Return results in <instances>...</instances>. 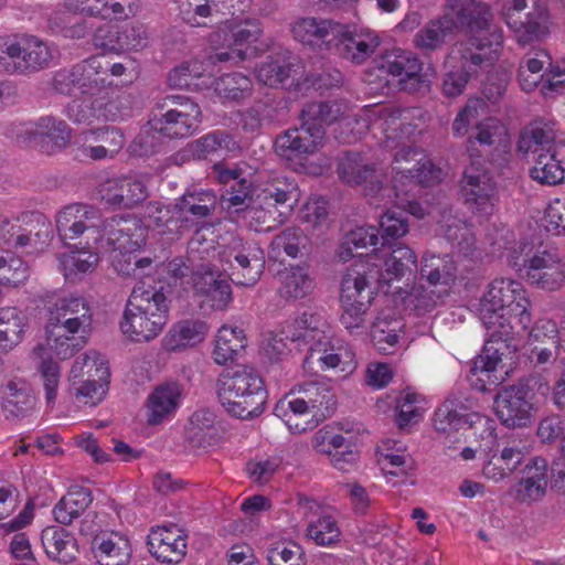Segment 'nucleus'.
<instances>
[{
  "mask_svg": "<svg viewBox=\"0 0 565 565\" xmlns=\"http://www.w3.org/2000/svg\"><path fill=\"white\" fill-rule=\"evenodd\" d=\"M466 420H468L466 428L470 430L468 438L477 443L480 451L488 452L497 446V424L492 418L479 413H470Z\"/></svg>",
  "mask_w": 565,
  "mask_h": 565,
  "instance_id": "51",
  "label": "nucleus"
},
{
  "mask_svg": "<svg viewBox=\"0 0 565 565\" xmlns=\"http://www.w3.org/2000/svg\"><path fill=\"white\" fill-rule=\"evenodd\" d=\"M42 545L47 557L63 565L73 564L79 554L75 536L65 529L47 526L41 534Z\"/></svg>",
  "mask_w": 565,
  "mask_h": 565,
  "instance_id": "31",
  "label": "nucleus"
},
{
  "mask_svg": "<svg viewBox=\"0 0 565 565\" xmlns=\"http://www.w3.org/2000/svg\"><path fill=\"white\" fill-rule=\"evenodd\" d=\"M214 227L203 225L195 231L189 242L192 258L205 259L212 253L213 262L201 264L191 275L194 296L201 308L226 310L233 300L232 288L222 278L216 262L231 280L242 286H254L265 268V254L256 243L233 238L226 247L215 246Z\"/></svg>",
  "mask_w": 565,
  "mask_h": 565,
  "instance_id": "4",
  "label": "nucleus"
},
{
  "mask_svg": "<svg viewBox=\"0 0 565 565\" xmlns=\"http://www.w3.org/2000/svg\"><path fill=\"white\" fill-rule=\"evenodd\" d=\"M450 8L458 14L471 38L469 42H457L446 58L448 68L443 90L449 97L460 95L475 72L499 60L504 42L501 28L492 24L490 7L477 0H452Z\"/></svg>",
  "mask_w": 565,
  "mask_h": 565,
  "instance_id": "6",
  "label": "nucleus"
},
{
  "mask_svg": "<svg viewBox=\"0 0 565 565\" xmlns=\"http://www.w3.org/2000/svg\"><path fill=\"white\" fill-rule=\"evenodd\" d=\"M540 93L545 98L565 95V57L552 58L545 68V77L540 86Z\"/></svg>",
  "mask_w": 565,
  "mask_h": 565,
  "instance_id": "63",
  "label": "nucleus"
},
{
  "mask_svg": "<svg viewBox=\"0 0 565 565\" xmlns=\"http://www.w3.org/2000/svg\"><path fill=\"white\" fill-rule=\"evenodd\" d=\"M93 323L90 307L85 297L67 291L54 295L47 308L44 326V343L34 348L33 354L40 360L38 367L47 405H54L61 384L58 360L72 358L82 347L81 340L89 333Z\"/></svg>",
  "mask_w": 565,
  "mask_h": 565,
  "instance_id": "5",
  "label": "nucleus"
},
{
  "mask_svg": "<svg viewBox=\"0 0 565 565\" xmlns=\"http://www.w3.org/2000/svg\"><path fill=\"white\" fill-rule=\"evenodd\" d=\"M356 264H365L370 286L376 281L377 289L388 294L393 282L412 274L417 265V256L411 247L398 244L395 247H383L371 255H359L352 265Z\"/></svg>",
  "mask_w": 565,
  "mask_h": 565,
  "instance_id": "17",
  "label": "nucleus"
},
{
  "mask_svg": "<svg viewBox=\"0 0 565 565\" xmlns=\"http://www.w3.org/2000/svg\"><path fill=\"white\" fill-rule=\"evenodd\" d=\"M127 237L121 235L84 241L73 244L68 250L57 256L58 269L68 281H79L98 267L102 256L110 253L114 269L121 276L142 278L149 276L159 266L149 257L136 258L134 252L120 248Z\"/></svg>",
  "mask_w": 565,
  "mask_h": 565,
  "instance_id": "8",
  "label": "nucleus"
},
{
  "mask_svg": "<svg viewBox=\"0 0 565 565\" xmlns=\"http://www.w3.org/2000/svg\"><path fill=\"white\" fill-rule=\"evenodd\" d=\"M274 414L280 418L291 434H302L318 426L312 417V411L301 394L295 387L289 394L279 399Z\"/></svg>",
  "mask_w": 565,
  "mask_h": 565,
  "instance_id": "29",
  "label": "nucleus"
},
{
  "mask_svg": "<svg viewBox=\"0 0 565 565\" xmlns=\"http://www.w3.org/2000/svg\"><path fill=\"white\" fill-rule=\"evenodd\" d=\"M547 488V462L541 457L531 459L522 470V478L516 486L518 500L534 502L545 495Z\"/></svg>",
  "mask_w": 565,
  "mask_h": 565,
  "instance_id": "33",
  "label": "nucleus"
},
{
  "mask_svg": "<svg viewBox=\"0 0 565 565\" xmlns=\"http://www.w3.org/2000/svg\"><path fill=\"white\" fill-rule=\"evenodd\" d=\"M66 116L77 124L116 120L118 114L113 103H105L103 98L90 102L88 99H74L66 107Z\"/></svg>",
  "mask_w": 565,
  "mask_h": 565,
  "instance_id": "38",
  "label": "nucleus"
},
{
  "mask_svg": "<svg viewBox=\"0 0 565 565\" xmlns=\"http://www.w3.org/2000/svg\"><path fill=\"white\" fill-rule=\"evenodd\" d=\"M470 415L467 408L457 398H447L435 412L433 425L439 433L450 434L451 431L466 428Z\"/></svg>",
  "mask_w": 565,
  "mask_h": 565,
  "instance_id": "45",
  "label": "nucleus"
},
{
  "mask_svg": "<svg viewBox=\"0 0 565 565\" xmlns=\"http://www.w3.org/2000/svg\"><path fill=\"white\" fill-rule=\"evenodd\" d=\"M217 398L222 407L238 418H250L263 412L265 386L258 372L247 365L223 371L216 381Z\"/></svg>",
  "mask_w": 565,
  "mask_h": 565,
  "instance_id": "13",
  "label": "nucleus"
},
{
  "mask_svg": "<svg viewBox=\"0 0 565 565\" xmlns=\"http://www.w3.org/2000/svg\"><path fill=\"white\" fill-rule=\"evenodd\" d=\"M307 536L317 545L333 546L340 541L341 530L330 515H322L308 524Z\"/></svg>",
  "mask_w": 565,
  "mask_h": 565,
  "instance_id": "59",
  "label": "nucleus"
},
{
  "mask_svg": "<svg viewBox=\"0 0 565 565\" xmlns=\"http://www.w3.org/2000/svg\"><path fill=\"white\" fill-rule=\"evenodd\" d=\"M109 382L108 361L95 350L76 358L67 375L70 394L78 402L93 406L105 398Z\"/></svg>",
  "mask_w": 565,
  "mask_h": 565,
  "instance_id": "16",
  "label": "nucleus"
},
{
  "mask_svg": "<svg viewBox=\"0 0 565 565\" xmlns=\"http://www.w3.org/2000/svg\"><path fill=\"white\" fill-rule=\"evenodd\" d=\"M326 320L315 313H302L301 317L296 318L290 324L282 330L285 339L291 341L305 340L306 342H313L310 347L307 362H318L321 370H332L337 373L348 376L356 369L355 353L352 349L344 344H331L329 341H323L326 338Z\"/></svg>",
  "mask_w": 565,
  "mask_h": 565,
  "instance_id": "12",
  "label": "nucleus"
},
{
  "mask_svg": "<svg viewBox=\"0 0 565 565\" xmlns=\"http://www.w3.org/2000/svg\"><path fill=\"white\" fill-rule=\"evenodd\" d=\"M2 349L18 344L24 332L25 317L17 308L2 309Z\"/></svg>",
  "mask_w": 565,
  "mask_h": 565,
  "instance_id": "64",
  "label": "nucleus"
},
{
  "mask_svg": "<svg viewBox=\"0 0 565 565\" xmlns=\"http://www.w3.org/2000/svg\"><path fill=\"white\" fill-rule=\"evenodd\" d=\"M429 408L427 398L407 388L402 392L396 401V424L401 429L419 423Z\"/></svg>",
  "mask_w": 565,
  "mask_h": 565,
  "instance_id": "43",
  "label": "nucleus"
},
{
  "mask_svg": "<svg viewBox=\"0 0 565 565\" xmlns=\"http://www.w3.org/2000/svg\"><path fill=\"white\" fill-rule=\"evenodd\" d=\"M92 548L102 565H126L129 561V542L117 533L96 535Z\"/></svg>",
  "mask_w": 565,
  "mask_h": 565,
  "instance_id": "37",
  "label": "nucleus"
},
{
  "mask_svg": "<svg viewBox=\"0 0 565 565\" xmlns=\"http://www.w3.org/2000/svg\"><path fill=\"white\" fill-rule=\"evenodd\" d=\"M530 174L542 184L555 185L564 181L565 167L555 153L547 150L539 154Z\"/></svg>",
  "mask_w": 565,
  "mask_h": 565,
  "instance_id": "52",
  "label": "nucleus"
},
{
  "mask_svg": "<svg viewBox=\"0 0 565 565\" xmlns=\"http://www.w3.org/2000/svg\"><path fill=\"white\" fill-rule=\"evenodd\" d=\"M452 0H448L447 8L449 10L440 19L430 21L424 29H422L415 36V45L422 50H435L439 47L446 36L452 32L454 29L460 28L465 31L467 35V40L465 42L470 41V33L465 25H461L459 22L458 14L450 8V2Z\"/></svg>",
  "mask_w": 565,
  "mask_h": 565,
  "instance_id": "32",
  "label": "nucleus"
},
{
  "mask_svg": "<svg viewBox=\"0 0 565 565\" xmlns=\"http://www.w3.org/2000/svg\"><path fill=\"white\" fill-rule=\"evenodd\" d=\"M380 68L394 77H398V81L404 83L407 79L418 78L422 64L412 52L394 49L383 54Z\"/></svg>",
  "mask_w": 565,
  "mask_h": 565,
  "instance_id": "40",
  "label": "nucleus"
},
{
  "mask_svg": "<svg viewBox=\"0 0 565 565\" xmlns=\"http://www.w3.org/2000/svg\"><path fill=\"white\" fill-rule=\"evenodd\" d=\"M52 51L49 45L36 38L24 40V55L14 70L24 71L28 68L43 67L52 60Z\"/></svg>",
  "mask_w": 565,
  "mask_h": 565,
  "instance_id": "61",
  "label": "nucleus"
},
{
  "mask_svg": "<svg viewBox=\"0 0 565 565\" xmlns=\"http://www.w3.org/2000/svg\"><path fill=\"white\" fill-rule=\"evenodd\" d=\"M56 230L61 239L74 241L83 237L84 241L105 238L121 235L127 237L120 243V248L136 252L146 244L145 228L136 217H113L103 221L98 211L85 204H70L61 210L56 216Z\"/></svg>",
  "mask_w": 565,
  "mask_h": 565,
  "instance_id": "9",
  "label": "nucleus"
},
{
  "mask_svg": "<svg viewBox=\"0 0 565 565\" xmlns=\"http://www.w3.org/2000/svg\"><path fill=\"white\" fill-rule=\"evenodd\" d=\"M441 222L445 223L444 233L447 239L456 246L459 253L469 256L475 246V237L469 226L456 217H448L446 220V217L443 216ZM441 226L444 227V224Z\"/></svg>",
  "mask_w": 565,
  "mask_h": 565,
  "instance_id": "62",
  "label": "nucleus"
},
{
  "mask_svg": "<svg viewBox=\"0 0 565 565\" xmlns=\"http://www.w3.org/2000/svg\"><path fill=\"white\" fill-rule=\"evenodd\" d=\"M98 193L110 205L131 207L148 196V186L140 175L114 177L99 185Z\"/></svg>",
  "mask_w": 565,
  "mask_h": 565,
  "instance_id": "23",
  "label": "nucleus"
},
{
  "mask_svg": "<svg viewBox=\"0 0 565 565\" xmlns=\"http://www.w3.org/2000/svg\"><path fill=\"white\" fill-rule=\"evenodd\" d=\"M510 233L505 230L498 232V239L492 245V255L503 259L516 270L524 269V262L533 254V245L529 242H512Z\"/></svg>",
  "mask_w": 565,
  "mask_h": 565,
  "instance_id": "41",
  "label": "nucleus"
},
{
  "mask_svg": "<svg viewBox=\"0 0 565 565\" xmlns=\"http://www.w3.org/2000/svg\"><path fill=\"white\" fill-rule=\"evenodd\" d=\"M493 408L503 426L524 428L535 420L539 403L527 384L518 383L504 386L497 393Z\"/></svg>",
  "mask_w": 565,
  "mask_h": 565,
  "instance_id": "18",
  "label": "nucleus"
},
{
  "mask_svg": "<svg viewBox=\"0 0 565 565\" xmlns=\"http://www.w3.org/2000/svg\"><path fill=\"white\" fill-rule=\"evenodd\" d=\"M489 111L488 103L480 97L469 98L452 122V132L456 137H463L468 134L472 122L483 117Z\"/></svg>",
  "mask_w": 565,
  "mask_h": 565,
  "instance_id": "57",
  "label": "nucleus"
},
{
  "mask_svg": "<svg viewBox=\"0 0 565 565\" xmlns=\"http://www.w3.org/2000/svg\"><path fill=\"white\" fill-rule=\"evenodd\" d=\"M35 404L34 396L29 392L24 383H9L2 401V411L13 416H19L31 409Z\"/></svg>",
  "mask_w": 565,
  "mask_h": 565,
  "instance_id": "58",
  "label": "nucleus"
},
{
  "mask_svg": "<svg viewBox=\"0 0 565 565\" xmlns=\"http://www.w3.org/2000/svg\"><path fill=\"white\" fill-rule=\"evenodd\" d=\"M377 462L385 475L407 476L413 469V460L405 444L395 439H384L377 447Z\"/></svg>",
  "mask_w": 565,
  "mask_h": 565,
  "instance_id": "36",
  "label": "nucleus"
},
{
  "mask_svg": "<svg viewBox=\"0 0 565 565\" xmlns=\"http://www.w3.org/2000/svg\"><path fill=\"white\" fill-rule=\"evenodd\" d=\"M403 323L397 318L387 319L381 313L371 324L370 335L375 348L382 353H391L399 341Z\"/></svg>",
  "mask_w": 565,
  "mask_h": 565,
  "instance_id": "47",
  "label": "nucleus"
},
{
  "mask_svg": "<svg viewBox=\"0 0 565 565\" xmlns=\"http://www.w3.org/2000/svg\"><path fill=\"white\" fill-rule=\"evenodd\" d=\"M182 388L177 383L158 385L148 396L146 417L150 425L169 420L181 404Z\"/></svg>",
  "mask_w": 565,
  "mask_h": 565,
  "instance_id": "30",
  "label": "nucleus"
},
{
  "mask_svg": "<svg viewBox=\"0 0 565 565\" xmlns=\"http://www.w3.org/2000/svg\"><path fill=\"white\" fill-rule=\"evenodd\" d=\"M215 204V195L210 191L186 193L178 200L173 207H162L159 203H150L146 216L140 221L147 235L148 230L164 234L167 231H181L194 225V220L205 217Z\"/></svg>",
  "mask_w": 565,
  "mask_h": 565,
  "instance_id": "14",
  "label": "nucleus"
},
{
  "mask_svg": "<svg viewBox=\"0 0 565 565\" xmlns=\"http://www.w3.org/2000/svg\"><path fill=\"white\" fill-rule=\"evenodd\" d=\"M264 550L268 564L291 562L296 556L301 554V548L294 542L285 541L274 534L266 536L260 545Z\"/></svg>",
  "mask_w": 565,
  "mask_h": 565,
  "instance_id": "60",
  "label": "nucleus"
},
{
  "mask_svg": "<svg viewBox=\"0 0 565 565\" xmlns=\"http://www.w3.org/2000/svg\"><path fill=\"white\" fill-rule=\"evenodd\" d=\"M214 171L222 183L233 182L232 192L222 198L223 206L231 214H241L242 222L255 232L268 231L270 226L263 227L269 207L288 204L298 200V189L294 182L274 180L264 185H254L241 178L236 169H226L223 163H215Z\"/></svg>",
  "mask_w": 565,
  "mask_h": 565,
  "instance_id": "7",
  "label": "nucleus"
},
{
  "mask_svg": "<svg viewBox=\"0 0 565 565\" xmlns=\"http://www.w3.org/2000/svg\"><path fill=\"white\" fill-rule=\"evenodd\" d=\"M554 28L553 17L543 2L535 1L533 10L527 12L524 20L510 21L509 31L520 46L546 41Z\"/></svg>",
  "mask_w": 565,
  "mask_h": 565,
  "instance_id": "22",
  "label": "nucleus"
},
{
  "mask_svg": "<svg viewBox=\"0 0 565 565\" xmlns=\"http://www.w3.org/2000/svg\"><path fill=\"white\" fill-rule=\"evenodd\" d=\"M250 6L252 0H186V4L181 7V13L183 20L191 25H201L200 19L213 18L218 13H228L232 19L211 34L213 54L206 62L192 61L173 68L169 73V85L193 90L210 89L211 73L206 72L216 62L245 61L267 50L268 43L262 39L258 23L243 18Z\"/></svg>",
  "mask_w": 565,
  "mask_h": 565,
  "instance_id": "2",
  "label": "nucleus"
},
{
  "mask_svg": "<svg viewBox=\"0 0 565 565\" xmlns=\"http://www.w3.org/2000/svg\"><path fill=\"white\" fill-rule=\"evenodd\" d=\"M338 32H341V23L328 19L306 17L291 24L294 39L313 49L334 46Z\"/></svg>",
  "mask_w": 565,
  "mask_h": 565,
  "instance_id": "26",
  "label": "nucleus"
},
{
  "mask_svg": "<svg viewBox=\"0 0 565 565\" xmlns=\"http://www.w3.org/2000/svg\"><path fill=\"white\" fill-rule=\"evenodd\" d=\"M466 205L473 214L490 215L495 203V183L489 169L477 160L466 168L460 184Z\"/></svg>",
  "mask_w": 565,
  "mask_h": 565,
  "instance_id": "19",
  "label": "nucleus"
},
{
  "mask_svg": "<svg viewBox=\"0 0 565 565\" xmlns=\"http://www.w3.org/2000/svg\"><path fill=\"white\" fill-rule=\"evenodd\" d=\"M522 452L518 448L505 447L500 456L492 457L482 467V476L493 482L508 478L522 462Z\"/></svg>",
  "mask_w": 565,
  "mask_h": 565,
  "instance_id": "50",
  "label": "nucleus"
},
{
  "mask_svg": "<svg viewBox=\"0 0 565 565\" xmlns=\"http://www.w3.org/2000/svg\"><path fill=\"white\" fill-rule=\"evenodd\" d=\"M90 502V493L86 489H72L54 507V519L61 524L68 525L79 518Z\"/></svg>",
  "mask_w": 565,
  "mask_h": 565,
  "instance_id": "46",
  "label": "nucleus"
},
{
  "mask_svg": "<svg viewBox=\"0 0 565 565\" xmlns=\"http://www.w3.org/2000/svg\"><path fill=\"white\" fill-rule=\"evenodd\" d=\"M120 36L107 43V46L115 50L116 54L126 51H137L148 45L149 32L146 25L141 23L127 24L119 30ZM102 45L106 43L99 42Z\"/></svg>",
  "mask_w": 565,
  "mask_h": 565,
  "instance_id": "54",
  "label": "nucleus"
},
{
  "mask_svg": "<svg viewBox=\"0 0 565 565\" xmlns=\"http://www.w3.org/2000/svg\"><path fill=\"white\" fill-rule=\"evenodd\" d=\"M340 103H312L301 113V126L277 137L275 149L296 171L320 175L330 168V159L318 156L324 147V126L338 122L341 142H353L367 128L385 135V148L394 152L391 183L384 185L381 173L358 153H347L339 163V175L348 184H367L369 195L380 196L417 218L433 213L412 198L420 186H430L443 180L444 172L419 149L406 143L414 132L406 121L413 110L387 106L366 108L360 117L344 114Z\"/></svg>",
  "mask_w": 565,
  "mask_h": 565,
  "instance_id": "1",
  "label": "nucleus"
},
{
  "mask_svg": "<svg viewBox=\"0 0 565 565\" xmlns=\"http://www.w3.org/2000/svg\"><path fill=\"white\" fill-rule=\"evenodd\" d=\"M367 273L365 264L351 265L341 282L340 322L353 335L362 334L369 324V310L375 290L370 286Z\"/></svg>",
  "mask_w": 565,
  "mask_h": 565,
  "instance_id": "15",
  "label": "nucleus"
},
{
  "mask_svg": "<svg viewBox=\"0 0 565 565\" xmlns=\"http://www.w3.org/2000/svg\"><path fill=\"white\" fill-rule=\"evenodd\" d=\"M315 287L308 268L291 267L281 276L280 294L284 297L299 299L309 295Z\"/></svg>",
  "mask_w": 565,
  "mask_h": 565,
  "instance_id": "53",
  "label": "nucleus"
},
{
  "mask_svg": "<svg viewBox=\"0 0 565 565\" xmlns=\"http://www.w3.org/2000/svg\"><path fill=\"white\" fill-rule=\"evenodd\" d=\"M21 132L29 135L25 139L47 137L57 147H64L71 139V130L67 125L53 117H43L35 124H23Z\"/></svg>",
  "mask_w": 565,
  "mask_h": 565,
  "instance_id": "48",
  "label": "nucleus"
},
{
  "mask_svg": "<svg viewBox=\"0 0 565 565\" xmlns=\"http://www.w3.org/2000/svg\"><path fill=\"white\" fill-rule=\"evenodd\" d=\"M268 58L269 62L257 68L256 77L263 84L274 87L282 84L289 77L292 64L287 52L277 54L275 58L273 56Z\"/></svg>",
  "mask_w": 565,
  "mask_h": 565,
  "instance_id": "56",
  "label": "nucleus"
},
{
  "mask_svg": "<svg viewBox=\"0 0 565 565\" xmlns=\"http://www.w3.org/2000/svg\"><path fill=\"white\" fill-rule=\"evenodd\" d=\"M380 43L379 34L367 26L341 24L334 46H341L345 58L361 64L373 55Z\"/></svg>",
  "mask_w": 565,
  "mask_h": 565,
  "instance_id": "24",
  "label": "nucleus"
},
{
  "mask_svg": "<svg viewBox=\"0 0 565 565\" xmlns=\"http://www.w3.org/2000/svg\"><path fill=\"white\" fill-rule=\"evenodd\" d=\"M63 15L68 13L100 15L105 19L128 17L122 0H66Z\"/></svg>",
  "mask_w": 565,
  "mask_h": 565,
  "instance_id": "44",
  "label": "nucleus"
},
{
  "mask_svg": "<svg viewBox=\"0 0 565 565\" xmlns=\"http://www.w3.org/2000/svg\"><path fill=\"white\" fill-rule=\"evenodd\" d=\"M239 149L238 143L222 132H211L188 145V152L195 158H207L212 154H227Z\"/></svg>",
  "mask_w": 565,
  "mask_h": 565,
  "instance_id": "49",
  "label": "nucleus"
},
{
  "mask_svg": "<svg viewBox=\"0 0 565 565\" xmlns=\"http://www.w3.org/2000/svg\"><path fill=\"white\" fill-rule=\"evenodd\" d=\"M297 394H301L312 411L318 424L330 417L337 407V396L332 387L324 382H307L298 385Z\"/></svg>",
  "mask_w": 565,
  "mask_h": 565,
  "instance_id": "35",
  "label": "nucleus"
},
{
  "mask_svg": "<svg viewBox=\"0 0 565 565\" xmlns=\"http://www.w3.org/2000/svg\"><path fill=\"white\" fill-rule=\"evenodd\" d=\"M210 89L224 100H237L245 97L250 89V79L242 74L235 73L223 76L215 81L211 75Z\"/></svg>",
  "mask_w": 565,
  "mask_h": 565,
  "instance_id": "55",
  "label": "nucleus"
},
{
  "mask_svg": "<svg viewBox=\"0 0 565 565\" xmlns=\"http://www.w3.org/2000/svg\"><path fill=\"white\" fill-rule=\"evenodd\" d=\"M552 61L551 53L546 49H539L527 53L520 61L518 81L525 92H533L542 86L545 77V68Z\"/></svg>",
  "mask_w": 565,
  "mask_h": 565,
  "instance_id": "39",
  "label": "nucleus"
},
{
  "mask_svg": "<svg viewBox=\"0 0 565 565\" xmlns=\"http://www.w3.org/2000/svg\"><path fill=\"white\" fill-rule=\"evenodd\" d=\"M210 326L199 318H186L174 322L161 339L162 351L182 352L202 343L207 337Z\"/></svg>",
  "mask_w": 565,
  "mask_h": 565,
  "instance_id": "28",
  "label": "nucleus"
},
{
  "mask_svg": "<svg viewBox=\"0 0 565 565\" xmlns=\"http://www.w3.org/2000/svg\"><path fill=\"white\" fill-rule=\"evenodd\" d=\"M173 100L179 107L168 110L161 117L151 118L143 129L145 134L153 130L170 138H182L198 129L201 117L198 104L180 96L173 97Z\"/></svg>",
  "mask_w": 565,
  "mask_h": 565,
  "instance_id": "21",
  "label": "nucleus"
},
{
  "mask_svg": "<svg viewBox=\"0 0 565 565\" xmlns=\"http://www.w3.org/2000/svg\"><path fill=\"white\" fill-rule=\"evenodd\" d=\"M419 285L412 288L397 287L392 301L399 310L424 315L434 309L447 296L457 278V267L451 256L425 254L419 267Z\"/></svg>",
  "mask_w": 565,
  "mask_h": 565,
  "instance_id": "11",
  "label": "nucleus"
},
{
  "mask_svg": "<svg viewBox=\"0 0 565 565\" xmlns=\"http://www.w3.org/2000/svg\"><path fill=\"white\" fill-rule=\"evenodd\" d=\"M149 552L167 563H179L186 553V535L175 524L152 527L148 534Z\"/></svg>",
  "mask_w": 565,
  "mask_h": 565,
  "instance_id": "27",
  "label": "nucleus"
},
{
  "mask_svg": "<svg viewBox=\"0 0 565 565\" xmlns=\"http://www.w3.org/2000/svg\"><path fill=\"white\" fill-rule=\"evenodd\" d=\"M109 63L102 56H93L85 60L74 72H61L54 77V86L62 94L72 93L71 84H77L79 88L87 87L93 90L95 87L104 86L106 83L107 68Z\"/></svg>",
  "mask_w": 565,
  "mask_h": 565,
  "instance_id": "25",
  "label": "nucleus"
},
{
  "mask_svg": "<svg viewBox=\"0 0 565 565\" xmlns=\"http://www.w3.org/2000/svg\"><path fill=\"white\" fill-rule=\"evenodd\" d=\"M247 345L243 329L223 324L216 331L214 348L212 351L213 361L218 365H225L235 361Z\"/></svg>",
  "mask_w": 565,
  "mask_h": 565,
  "instance_id": "34",
  "label": "nucleus"
},
{
  "mask_svg": "<svg viewBox=\"0 0 565 565\" xmlns=\"http://www.w3.org/2000/svg\"><path fill=\"white\" fill-rule=\"evenodd\" d=\"M524 277L540 289L558 290L565 284V262L555 248L540 245L524 262Z\"/></svg>",
  "mask_w": 565,
  "mask_h": 565,
  "instance_id": "20",
  "label": "nucleus"
},
{
  "mask_svg": "<svg viewBox=\"0 0 565 565\" xmlns=\"http://www.w3.org/2000/svg\"><path fill=\"white\" fill-rule=\"evenodd\" d=\"M556 122L551 119H536L521 134L518 148L523 153L535 152L539 147L550 146L557 140Z\"/></svg>",
  "mask_w": 565,
  "mask_h": 565,
  "instance_id": "42",
  "label": "nucleus"
},
{
  "mask_svg": "<svg viewBox=\"0 0 565 565\" xmlns=\"http://www.w3.org/2000/svg\"><path fill=\"white\" fill-rule=\"evenodd\" d=\"M531 300L525 287L511 278L492 280L476 306L477 315L487 330L481 353L475 359L469 382L478 391L504 380L500 372L502 358L512 341L522 335L532 322Z\"/></svg>",
  "mask_w": 565,
  "mask_h": 565,
  "instance_id": "3",
  "label": "nucleus"
},
{
  "mask_svg": "<svg viewBox=\"0 0 565 565\" xmlns=\"http://www.w3.org/2000/svg\"><path fill=\"white\" fill-rule=\"evenodd\" d=\"M170 319V300L163 286H136L122 311L119 329L132 343L157 339Z\"/></svg>",
  "mask_w": 565,
  "mask_h": 565,
  "instance_id": "10",
  "label": "nucleus"
}]
</instances>
